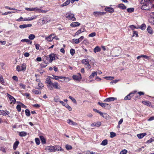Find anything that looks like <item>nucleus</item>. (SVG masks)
<instances>
[{
	"instance_id": "1",
	"label": "nucleus",
	"mask_w": 154,
	"mask_h": 154,
	"mask_svg": "<svg viewBox=\"0 0 154 154\" xmlns=\"http://www.w3.org/2000/svg\"><path fill=\"white\" fill-rule=\"evenodd\" d=\"M45 83L48 89L50 90H52L53 89H60L61 87L58 82H53L51 79L49 78H47L46 79Z\"/></svg>"
},
{
	"instance_id": "2",
	"label": "nucleus",
	"mask_w": 154,
	"mask_h": 154,
	"mask_svg": "<svg viewBox=\"0 0 154 154\" xmlns=\"http://www.w3.org/2000/svg\"><path fill=\"white\" fill-rule=\"evenodd\" d=\"M45 150L48 152H52L61 150V148L60 146H50L46 147Z\"/></svg>"
},
{
	"instance_id": "3",
	"label": "nucleus",
	"mask_w": 154,
	"mask_h": 154,
	"mask_svg": "<svg viewBox=\"0 0 154 154\" xmlns=\"http://www.w3.org/2000/svg\"><path fill=\"white\" fill-rule=\"evenodd\" d=\"M46 59L48 61L47 63H51L52 61L58 59V57L54 54H50L48 57L45 56Z\"/></svg>"
},
{
	"instance_id": "4",
	"label": "nucleus",
	"mask_w": 154,
	"mask_h": 154,
	"mask_svg": "<svg viewBox=\"0 0 154 154\" xmlns=\"http://www.w3.org/2000/svg\"><path fill=\"white\" fill-rule=\"evenodd\" d=\"M26 65L25 63H23L21 65H17L16 68L17 71L18 72L24 71L26 70Z\"/></svg>"
},
{
	"instance_id": "5",
	"label": "nucleus",
	"mask_w": 154,
	"mask_h": 154,
	"mask_svg": "<svg viewBox=\"0 0 154 154\" xmlns=\"http://www.w3.org/2000/svg\"><path fill=\"white\" fill-rule=\"evenodd\" d=\"M66 17L68 20H71L72 21H75L76 20L75 17L74 15L70 12H68L66 14Z\"/></svg>"
},
{
	"instance_id": "6",
	"label": "nucleus",
	"mask_w": 154,
	"mask_h": 154,
	"mask_svg": "<svg viewBox=\"0 0 154 154\" xmlns=\"http://www.w3.org/2000/svg\"><path fill=\"white\" fill-rule=\"evenodd\" d=\"M73 79L75 81L79 82L82 79V76L80 73H78L77 75H74L72 76Z\"/></svg>"
},
{
	"instance_id": "7",
	"label": "nucleus",
	"mask_w": 154,
	"mask_h": 154,
	"mask_svg": "<svg viewBox=\"0 0 154 154\" xmlns=\"http://www.w3.org/2000/svg\"><path fill=\"white\" fill-rule=\"evenodd\" d=\"M6 94L7 96L8 97L10 103H15L16 102V99L14 98V97L11 95H10L8 93H7Z\"/></svg>"
},
{
	"instance_id": "8",
	"label": "nucleus",
	"mask_w": 154,
	"mask_h": 154,
	"mask_svg": "<svg viewBox=\"0 0 154 154\" xmlns=\"http://www.w3.org/2000/svg\"><path fill=\"white\" fill-rule=\"evenodd\" d=\"M147 2V4L145 3L142 6L141 8L142 9L144 10H146L149 8L148 6L149 4H151L150 0H148Z\"/></svg>"
},
{
	"instance_id": "9",
	"label": "nucleus",
	"mask_w": 154,
	"mask_h": 154,
	"mask_svg": "<svg viewBox=\"0 0 154 154\" xmlns=\"http://www.w3.org/2000/svg\"><path fill=\"white\" fill-rule=\"evenodd\" d=\"M105 13V12L94 11L93 13V14L95 17H99L102 15H104Z\"/></svg>"
},
{
	"instance_id": "10",
	"label": "nucleus",
	"mask_w": 154,
	"mask_h": 154,
	"mask_svg": "<svg viewBox=\"0 0 154 154\" xmlns=\"http://www.w3.org/2000/svg\"><path fill=\"white\" fill-rule=\"evenodd\" d=\"M136 92V91H134L131 93H130L128 95L125 97L124 98L125 100H130L131 97L133 96V94H135Z\"/></svg>"
},
{
	"instance_id": "11",
	"label": "nucleus",
	"mask_w": 154,
	"mask_h": 154,
	"mask_svg": "<svg viewBox=\"0 0 154 154\" xmlns=\"http://www.w3.org/2000/svg\"><path fill=\"white\" fill-rule=\"evenodd\" d=\"M150 18L149 19V21L150 23L154 25V12L150 13Z\"/></svg>"
},
{
	"instance_id": "12",
	"label": "nucleus",
	"mask_w": 154,
	"mask_h": 154,
	"mask_svg": "<svg viewBox=\"0 0 154 154\" xmlns=\"http://www.w3.org/2000/svg\"><path fill=\"white\" fill-rule=\"evenodd\" d=\"M55 35V34H51L48 36H46L45 37L46 40L48 42H52L53 39V35Z\"/></svg>"
},
{
	"instance_id": "13",
	"label": "nucleus",
	"mask_w": 154,
	"mask_h": 154,
	"mask_svg": "<svg viewBox=\"0 0 154 154\" xmlns=\"http://www.w3.org/2000/svg\"><path fill=\"white\" fill-rule=\"evenodd\" d=\"M117 99L116 97H110L106 98L103 101L104 102H110L116 100Z\"/></svg>"
},
{
	"instance_id": "14",
	"label": "nucleus",
	"mask_w": 154,
	"mask_h": 154,
	"mask_svg": "<svg viewBox=\"0 0 154 154\" xmlns=\"http://www.w3.org/2000/svg\"><path fill=\"white\" fill-rule=\"evenodd\" d=\"M98 104H99L102 107L107 108L109 107L110 106L107 103H100V102H98Z\"/></svg>"
},
{
	"instance_id": "15",
	"label": "nucleus",
	"mask_w": 154,
	"mask_h": 154,
	"mask_svg": "<svg viewBox=\"0 0 154 154\" xmlns=\"http://www.w3.org/2000/svg\"><path fill=\"white\" fill-rule=\"evenodd\" d=\"M37 17V16H32L30 17H29L28 18H24V20L25 21H31L34 19H36Z\"/></svg>"
},
{
	"instance_id": "16",
	"label": "nucleus",
	"mask_w": 154,
	"mask_h": 154,
	"mask_svg": "<svg viewBox=\"0 0 154 154\" xmlns=\"http://www.w3.org/2000/svg\"><path fill=\"white\" fill-rule=\"evenodd\" d=\"M67 122L68 124L70 125L76 126L78 125L77 124L73 121H72L70 119H69L67 120Z\"/></svg>"
},
{
	"instance_id": "17",
	"label": "nucleus",
	"mask_w": 154,
	"mask_h": 154,
	"mask_svg": "<svg viewBox=\"0 0 154 154\" xmlns=\"http://www.w3.org/2000/svg\"><path fill=\"white\" fill-rule=\"evenodd\" d=\"M105 10L110 13H113L114 11V9L113 8L110 7H106L105 8Z\"/></svg>"
},
{
	"instance_id": "18",
	"label": "nucleus",
	"mask_w": 154,
	"mask_h": 154,
	"mask_svg": "<svg viewBox=\"0 0 154 154\" xmlns=\"http://www.w3.org/2000/svg\"><path fill=\"white\" fill-rule=\"evenodd\" d=\"M91 61L90 60H89L88 59H83L82 61V64L85 65L88 63H89V62Z\"/></svg>"
},
{
	"instance_id": "19",
	"label": "nucleus",
	"mask_w": 154,
	"mask_h": 154,
	"mask_svg": "<svg viewBox=\"0 0 154 154\" xmlns=\"http://www.w3.org/2000/svg\"><path fill=\"white\" fill-rule=\"evenodd\" d=\"M32 26V25L31 24H23L20 25L19 27L21 29H23L27 27H30Z\"/></svg>"
},
{
	"instance_id": "20",
	"label": "nucleus",
	"mask_w": 154,
	"mask_h": 154,
	"mask_svg": "<svg viewBox=\"0 0 154 154\" xmlns=\"http://www.w3.org/2000/svg\"><path fill=\"white\" fill-rule=\"evenodd\" d=\"M101 125V123L100 122H95L92 124L91 125V126L94 127V126H96L98 127L100 126Z\"/></svg>"
},
{
	"instance_id": "21",
	"label": "nucleus",
	"mask_w": 154,
	"mask_h": 154,
	"mask_svg": "<svg viewBox=\"0 0 154 154\" xmlns=\"http://www.w3.org/2000/svg\"><path fill=\"white\" fill-rule=\"evenodd\" d=\"M36 12L42 13H45L48 12L47 11L44 10L40 9L38 8H36Z\"/></svg>"
},
{
	"instance_id": "22",
	"label": "nucleus",
	"mask_w": 154,
	"mask_h": 154,
	"mask_svg": "<svg viewBox=\"0 0 154 154\" xmlns=\"http://www.w3.org/2000/svg\"><path fill=\"white\" fill-rule=\"evenodd\" d=\"M146 135V133H142L137 134V136L139 139H141Z\"/></svg>"
},
{
	"instance_id": "23",
	"label": "nucleus",
	"mask_w": 154,
	"mask_h": 154,
	"mask_svg": "<svg viewBox=\"0 0 154 154\" xmlns=\"http://www.w3.org/2000/svg\"><path fill=\"white\" fill-rule=\"evenodd\" d=\"M79 25L80 23L78 22H73L70 24V26L72 27H76Z\"/></svg>"
},
{
	"instance_id": "24",
	"label": "nucleus",
	"mask_w": 154,
	"mask_h": 154,
	"mask_svg": "<svg viewBox=\"0 0 154 154\" xmlns=\"http://www.w3.org/2000/svg\"><path fill=\"white\" fill-rule=\"evenodd\" d=\"M20 142L19 141H17L14 143L13 145V149L15 150L17 148Z\"/></svg>"
},
{
	"instance_id": "25",
	"label": "nucleus",
	"mask_w": 154,
	"mask_h": 154,
	"mask_svg": "<svg viewBox=\"0 0 154 154\" xmlns=\"http://www.w3.org/2000/svg\"><path fill=\"white\" fill-rule=\"evenodd\" d=\"M97 72L94 71L92 72V74L89 76V79H92L94 76L97 75Z\"/></svg>"
},
{
	"instance_id": "26",
	"label": "nucleus",
	"mask_w": 154,
	"mask_h": 154,
	"mask_svg": "<svg viewBox=\"0 0 154 154\" xmlns=\"http://www.w3.org/2000/svg\"><path fill=\"white\" fill-rule=\"evenodd\" d=\"M36 8L37 7L29 8H25V9L27 11H34L36 12Z\"/></svg>"
},
{
	"instance_id": "27",
	"label": "nucleus",
	"mask_w": 154,
	"mask_h": 154,
	"mask_svg": "<svg viewBox=\"0 0 154 154\" xmlns=\"http://www.w3.org/2000/svg\"><path fill=\"white\" fill-rule=\"evenodd\" d=\"M147 30L149 34H152L153 33V30L152 28L150 26H148L147 28Z\"/></svg>"
},
{
	"instance_id": "28",
	"label": "nucleus",
	"mask_w": 154,
	"mask_h": 154,
	"mask_svg": "<svg viewBox=\"0 0 154 154\" xmlns=\"http://www.w3.org/2000/svg\"><path fill=\"white\" fill-rule=\"evenodd\" d=\"M21 42H26L28 44H31L32 43V42L30 41L29 40L27 39H22L21 40Z\"/></svg>"
},
{
	"instance_id": "29",
	"label": "nucleus",
	"mask_w": 154,
	"mask_h": 154,
	"mask_svg": "<svg viewBox=\"0 0 154 154\" xmlns=\"http://www.w3.org/2000/svg\"><path fill=\"white\" fill-rule=\"evenodd\" d=\"M101 50V48L98 46H96L94 49V51L96 53L97 52L100 51Z\"/></svg>"
},
{
	"instance_id": "30",
	"label": "nucleus",
	"mask_w": 154,
	"mask_h": 154,
	"mask_svg": "<svg viewBox=\"0 0 154 154\" xmlns=\"http://www.w3.org/2000/svg\"><path fill=\"white\" fill-rule=\"evenodd\" d=\"M47 62H48V61L47 60H45V62L42 63H41L40 64V66L42 68H44L45 67L47 66V63H47Z\"/></svg>"
},
{
	"instance_id": "31",
	"label": "nucleus",
	"mask_w": 154,
	"mask_h": 154,
	"mask_svg": "<svg viewBox=\"0 0 154 154\" xmlns=\"http://www.w3.org/2000/svg\"><path fill=\"white\" fill-rule=\"evenodd\" d=\"M19 135L20 137H25L27 135V133L24 131H21L19 132Z\"/></svg>"
},
{
	"instance_id": "32",
	"label": "nucleus",
	"mask_w": 154,
	"mask_h": 154,
	"mask_svg": "<svg viewBox=\"0 0 154 154\" xmlns=\"http://www.w3.org/2000/svg\"><path fill=\"white\" fill-rule=\"evenodd\" d=\"M52 75V77H50V78L51 79H54L56 80L59 81V76H57L54 75Z\"/></svg>"
},
{
	"instance_id": "33",
	"label": "nucleus",
	"mask_w": 154,
	"mask_h": 154,
	"mask_svg": "<svg viewBox=\"0 0 154 154\" xmlns=\"http://www.w3.org/2000/svg\"><path fill=\"white\" fill-rule=\"evenodd\" d=\"M142 103L148 106H150L151 105V103L149 101H142Z\"/></svg>"
},
{
	"instance_id": "34",
	"label": "nucleus",
	"mask_w": 154,
	"mask_h": 154,
	"mask_svg": "<svg viewBox=\"0 0 154 154\" xmlns=\"http://www.w3.org/2000/svg\"><path fill=\"white\" fill-rule=\"evenodd\" d=\"M102 117L107 119H109L110 118L109 116L106 113H103Z\"/></svg>"
},
{
	"instance_id": "35",
	"label": "nucleus",
	"mask_w": 154,
	"mask_h": 154,
	"mask_svg": "<svg viewBox=\"0 0 154 154\" xmlns=\"http://www.w3.org/2000/svg\"><path fill=\"white\" fill-rule=\"evenodd\" d=\"M118 7L122 9H125L126 8V7L122 4H120L119 5Z\"/></svg>"
},
{
	"instance_id": "36",
	"label": "nucleus",
	"mask_w": 154,
	"mask_h": 154,
	"mask_svg": "<svg viewBox=\"0 0 154 154\" xmlns=\"http://www.w3.org/2000/svg\"><path fill=\"white\" fill-rule=\"evenodd\" d=\"M42 143V144L46 143V140L44 137L43 136H40V137Z\"/></svg>"
},
{
	"instance_id": "37",
	"label": "nucleus",
	"mask_w": 154,
	"mask_h": 154,
	"mask_svg": "<svg viewBox=\"0 0 154 154\" xmlns=\"http://www.w3.org/2000/svg\"><path fill=\"white\" fill-rule=\"evenodd\" d=\"M70 3V1L67 0L61 5L62 7H64Z\"/></svg>"
},
{
	"instance_id": "38",
	"label": "nucleus",
	"mask_w": 154,
	"mask_h": 154,
	"mask_svg": "<svg viewBox=\"0 0 154 154\" xmlns=\"http://www.w3.org/2000/svg\"><path fill=\"white\" fill-rule=\"evenodd\" d=\"M38 88H37V89H41L44 87V85L41 82H39L38 84Z\"/></svg>"
},
{
	"instance_id": "39",
	"label": "nucleus",
	"mask_w": 154,
	"mask_h": 154,
	"mask_svg": "<svg viewBox=\"0 0 154 154\" xmlns=\"http://www.w3.org/2000/svg\"><path fill=\"white\" fill-rule=\"evenodd\" d=\"M108 141L107 140L105 139L103 140L101 143V145L103 146H105L107 144Z\"/></svg>"
},
{
	"instance_id": "40",
	"label": "nucleus",
	"mask_w": 154,
	"mask_h": 154,
	"mask_svg": "<svg viewBox=\"0 0 154 154\" xmlns=\"http://www.w3.org/2000/svg\"><path fill=\"white\" fill-rule=\"evenodd\" d=\"M72 43L74 44H78L79 43V41L78 39H72Z\"/></svg>"
},
{
	"instance_id": "41",
	"label": "nucleus",
	"mask_w": 154,
	"mask_h": 154,
	"mask_svg": "<svg viewBox=\"0 0 154 154\" xmlns=\"http://www.w3.org/2000/svg\"><path fill=\"white\" fill-rule=\"evenodd\" d=\"M83 32V31H82V29H79L78 30V31L75 33V35H74V36H75L76 35H78Z\"/></svg>"
},
{
	"instance_id": "42",
	"label": "nucleus",
	"mask_w": 154,
	"mask_h": 154,
	"mask_svg": "<svg viewBox=\"0 0 154 154\" xmlns=\"http://www.w3.org/2000/svg\"><path fill=\"white\" fill-rule=\"evenodd\" d=\"M64 79L63 80H60V81L61 82H64V81H66V82H68L69 81L71 80L70 79L69 77H64Z\"/></svg>"
},
{
	"instance_id": "43",
	"label": "nucleus",
	"mask_w": 154,
	"mask_h": 154,
	"mask_svg": "<svg viewBox=\"0 0 154 154\" xmlns=\"http://www.w3.org/2000/svg\"><path fill=\"white\" fill-rule=\"evenodd\" d=\"M104 79H105L107 80H112L114 79L113 76H105L103 78Z\"/></svg>"
},
{
	"instance_id": "44",
	"label": "nucleus",
	"mask_w": 154,
	"mask_h": 154,
	"mask_svg": "<svg viewBox=\"0 0 154 154\" xmlns=\"http://www.w3.org/2000/svg\"><path fill=\"white\" fill-rule=\"evenodd\" d=\"M29 39L30 40H33L35 38V36L33 34L30 35L28 37Z\"/></svg>"
},
{
	"instance_id": "45",
	"label": "nucleus",
	"mask_w": 154,
	"mask_h": 154,
	"mask_svg": "<svg viewBox=\"0 0 154 154\" xmlns=\"http://www.w3.org/2000/svg\"><path fill=\"white\" fill-rule=\"evenodd\" d=\"M146 25L145 24H143L140 26L139 28L142 30H144L146 29Z\"/></svg>"
},
{
	"instance_id": "46",
	"label": "nucleus",
	"mask_w": 154,
	"mask_h": 154,
	"mask_svg": "<svg viewBox=\"0 0 154 154\" xmlns=\"http://www.w3.org/2000/svg\"><path fill=\"white\" fill-rule=\"evenodd\" d=\"M54 100L55 102L56 103L59 102L60 100L59 97L58 96L55 97L54 99Z\"/></svg>"
},
{
	"instance_id": "47",
	"label": "nucleus",
	"mask_w": 154,
	"mask_h": 154,
	"mask_svg": "<svg viewBox=\"0 0 154 154\" xmlns=\"http://www.w3.org/2000/svg\"><path fill=\"white\" fill-rule=\"evenodd\" d=\"M85 65V68L88 69H90L91 67V66L89 63Z\"/></svg>"
},
{
	"instance_id": "48",
	"label": "nucleus",
	"mask_w": 154,
	"mask_h": 154,
	"mask_svg": "<svg viewBox=\"0 0 154 154\" xmlns=\"http://www.w3.org/2000/svg\"><path fill=\"white\" fill-rule=\"evenodd\" d=\"M25 112L26 116H30V112L28 109H26L25 110Z\"/></svg>"
},
{
	"instance_id": "49",
	"label": "nucleus",
	"mask_w": 154,
	"mask_h": 154,
	"mask_svg": "<svg viewBox=\"0 0 154 154\" xmlns=\"http://www.w3.org/2000/svg\"><path fill=\"white\" fill-rule=\"evenodd\" d=\"M0 82L2 84H3L5 82L1 74H0Z\"/></svg>"
},
{
	"instance_id": "50",
	"label": "nucleus",
	"mask_w": 154,
	"mask_h": 154,
	"mask_svg": "<svg viewBox=\"0 0 154 154\" xmlns=\"http://www.w3.org/2000/svg\"><path fill=\"white\" fill-rule=\"evenodd\" d=\"M35 141L36 144L37 145H39L40 143V140L38 138H36L35 139Z\"/></svg>"
},
{
	"instance_id": "51",
	"label": "nucleus",
	"mask_w": 154,
	"mask_h": 154,
	"mask_svg": "<svg viewBox=\"0 0 154 154\" xmlns=\"http://www.w3.org/2000/svg\"><path fill=\"white\" fill-rule=\"evenodd\" d=\"M19 86L20 88L22 89H25L26 86L25 85H24L22 83H20L19 84Z\"/></svg>"
},
{
	"instance_id": "52",
	"label": "nucleus",
	"mask_w": 154,
	"mask_h": 154,
	"mask_svg": "<svg viewBox=\"0 0 154 154\" xmlns=\"http://www.w3.org/2000/svg\"><path fill=\"white\" fill-rule=\"evenodd\" d=\"M154 140V137H152L150 139L146 141V143H150Z\"/></svg>"
},
{
	"instance_id": "53",
	"label": "nucleus",
	"mask_w": 154,
	"mask_h": 154,
	"mask_svg": "<svg viewBox=\"0 0 154 154\" xmlns=\"http://www.w3.org/2000/svg\"><path fill=\"white\" fill-rule=\"evenodd\" d=\"M24 18H23L22 17H20L19 18L17 19L16 21L18 22H20L22 21H25L24 20Z\"/></svg>"
},
{
	"instance_id": "54",
	"label": "nucleus",
	"mask_w": 154,
	"mask_h": 154,
	"mask_svg": "<svg viewBox=\"0 0 154 154\" xmlns=\"http://www.w3.org/2000/svg\"><path fill=\"white\" fill-rule=\"evenodd\" d=\"M110 137L112 138L115 137L116 136V133L113 132H110Z\"/></svg>"
},
{
	"instance_id": "55",
	"label": "nucleus",
	"mask_w": 154,
	"mask_h": 154,
	"mask_svg": "<svg viewBox=\"0 0 154 154\" xmlns=\"http://www.w3.org/2000/svg\"><path fill=\"white\" fill-rule=\"evenodd\" d=\"M32 92L33 93L36 94H39L41 93L40 91H39L38 90L34 89L32 90Z\"/></svg>"
},
{
	"instance_id": "56",
	"label": "nucleus",
	"mask_w": 154,
	"mask_h": 154,
	"mask_svg": "<svg viewBox=\"0 0 154 154\" xmlns=\"http://www.w3.org/2000/svg\"><path fill=\"white\" fill-rule=\"evenodd\" d=\"M128 152V151L126 149H123L120 152L119 154H126Z\"/></svg>"
},
{
	"instance_id": "57",
	"label": "nucleus",
	"mask_w": 154,
	"mask_h": 154,
	"mask_svg": "<svg viewBox=\"0 0 154 154\" xmlns=\"http://www.w3.org/2000/svg\"><path fill=\"white\" fill-rule=\"evenodd\" d=\"M134 8H129L127 9V11L128 12L131 13L134 11Z\"/></svg>"
},
{
	"instance_id": "58",
	"label": "nucleus",
	"mask_w": 154,
	"mask_h": 154,
	"mask_svg": "<svg viewBox=\"0 0 154 154\" xmlns=\"http://www.w3.org/2000/svg\"><path fill=\"white\" fill-rule=\"evenodd\" d=\"M70 52L72 56H73L74 55L75 53V50L74 49H71L70 50Z\"/></svg>"
},
{
	"instance_id": "59",
	"label": "nucleus",
	"mask_w": 154,
	"mask_h": 154,
	"mask_svg": "<svg viewBox=\"0 0 154 154\" xmlns=\"http://www.w3.org/2000/svg\"><path fill=\"white\" fill-rule=\"evenodd\" d=\"M69 98L71 99L73 103H76V100L75 98H73L72 97L69 96Z\"/></svg>"
},
{
	"instance_id": "60",
	"label": "nucleus",
	"mask_w": 154,
	"mask_h": 154,
	"mask_svg": "<svg viewBox=\"0 0 154 154\" xmlns=\"http://www.w3.org/2000/svg\"><path fill=\"white\" fill-rule=\"evenodd\" d=\"M65 106L66 108H67L69 111H71L72 110V108L68 104H66Z\"/></svg>"
},
{
	"instance_id": "61",
	"label": "nucleus",
	"mask_w": 154,
	"mask_h": 154,
	"mask_svg": "<svg viewBox=\"0 0 154 154\" xmlns=\"http://www.w3.org/2000/svg\"><path fill=\"white\" fill-rule=\"evenodd\" d=\"M96 35L95 32H93L89 35L88 36L89 37H93L95 36Z\"/></svg>"
},
{
	"instance_id": "62",
	"label": "nucleus",
	"mask_w": 154,
	"mask_h": 154,
	"mask_svg": "<svg viewBox=\"0 0 154 154\" xmlns=\"http://www.w3.org/2000/svg\"><path fill=\"white\" fill-rule=\"evenodd\" d=\"M0 115L6 116V113H5V111L4 110H0Z\"/></svg>"
},
{
	"instance_id": "63",
	"label": "nucleus",
	"mask_w": 154,
	"mask_h": 154,
	"mask_svg": "<svg viewBox=\"0 0 154 154\" xmlns=\"http://www.w3.org/2000/svg\"><path fill=\"white\" fill-rule=\"evenodd\" d=\"M135 36L136 37H138V35L137 33V32L135 31H133V36Z\"/></svg>"
},
{
	"instance_id": "64",
	"label": "nucleus",
	"mask_w": 154,
	"mask_h": 154,
	"mask_svg": "<svg viewBox=\"0 0 154 154\" xmlns=\"http://www.w3.org/2000/svg\"><path fill=\"white\" fill-rule=\"evenodd\" d=\"M66 148L67 150L71 149H72V147L68 145H66Z\"/></svg>"
}]
</instances>
